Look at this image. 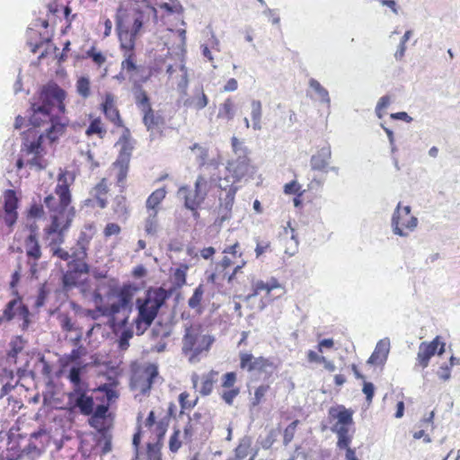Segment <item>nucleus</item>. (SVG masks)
I'll list each match as a JSON object with an SVG mask.
<instances>
[{
  "label": "nucleus",
  "mask_w": 460,
  "mask_h": 460,
  "mask_svg": "<svg viewBox=\"0 0 460 460\" xmlns=\"http://www.w3.org/2000/svg\"><path fill=\"white\" fill-rule=\"evenodd\" d=\"M337 436V443L336 446L339 449H346L348 447H350V444L352 442L353 438V433L349 434H336Z\"/></svg>",
  "instance_id": "37998d69"
},
{
  "label": "nucleus",
  "mask_w": 460,
  "mask_h": 460,
  "mask_svg": "<svg viewBox=\"0 0 460 460\" xmlns=\"http://www.w3.org/2000/svg\"><path fill=\"white\" fill-rule=\"evenodd\" d=\"M143 122L148 130L159 129L163 117H143Z\"/></svg>",
  "instance_id": "a18cd8bd"
},
{
  "label": "nucleus",
  "mask_w": 460,
  "mask_h": 460,
  "mask_svg": "<svg viewBox=\"0 0 460 460\" xmlns=\"http://www.w3.org/2000/svg\"><path fill=\"white\" fill-rule=\"evenodd\" d=\"M270 248V242H260L256 241L255 253L256 257L259 258Z\"/></svg>",
  "instance_id": "69168bd1"
},
{
  "label": "nucleus",
  "mask_w": 460,
  "mask_h": 460,
  "mask_svg": "<svg viewBox=\"0 0 460 460\" xmlns=\"http://www.w3.org/2000/svg\"><path fill=\"white\" fill-rule=\"evenodd\" d=\"M217 217L215 223L218 226H222L224 222L228 221L232 218V212L228 209L223 208L221 205H218L217 208Z\"/></svg>",
  "instance_id": "c03bdc74"
},
{
  "label": "nucleus",
  "mask_w": 460,
  "mask_h": 460,
  "mask_svg": "<svg viewBox=\"0 0 460 460\" xmlns=\"http://www.w3.org/2000/svg\"><path fill=\"white\" fill-rule=\"evenodd\" d=\"M167 297V292L159 288H151L143 296L137 298V317L135 323L138 334H142L152 324Z\"/></svg>",
  "instance_id": "7ed1b4c3"
},
{
  "label": "nucleus",
  "mask_w": 460,
  "mask_h": 460,
  "mask_svg": "<svg viewBox=\"0 0 460 460\" xmlns=\"http://www.w3.org/2000/svg\"><path fill=\"white\" fill-rule=\"evenodd\" d=\"M210 181L217 183V187L222 190V193H226L231 189L238 190V187L235 186V183L238 182V181L235 180L231 173L225 177L215 176L213 174L210 177Z\"/></svg>",
  "instance_id": "b1692460"
},
{
  "label": "nucleus",
  "mask_w": 460,
  "mask_h": 460,
  "mask_svg": "<svg viewBox=\"0 0 460 460\" xmlns=\"http://www.w3.org/2000/svg\"><path fill=\"white\" fill-rule=\"evenodd\" d=\"M240 367L248 371H259L265 374H270L274 370V365L268 358L259 357L254 358L251 353H240Z\"/></svg>",
  "instance_id": "9b49d317"
},
{
  "label": "nucleus",
  "mask_w": 460,
  "mask_h": 460,
  "mask_svg": "<svg viewBox=\"0 0 460 460\" xmlns=\"http://www.w3.org/2000/svg\"><path fill=\"white\" fill-rule=\"evenodd\" d=\"M243 121L247 128H252L253 130L261 128V117H244Z\"/></svg>",
  "instance_id": "3c124183"
},
{
  "label": "nucleus",
  "mask_w": 460,
  "mask_h": 460,
  "mask_svg": "<svg viewBox=\"0 0 460 460\" xmlns=\"http://www.w3.org/2000/svg\"><path fill=\"white\" fill-rule=\"evenodd\" d=\"M143 26V15L138 11L118 15L117 30L120 52L136 50L137 38Z\"/></svg>",
  "instance_id": "39448f33"
},
{
  "label": "nucleus",
  "mask_w": 460,
  "mask_h": 460,
  "mask_svg": "<svg viewBox=\"0 0 460 460\" xmlns=\"http://www.w3.org/2000/svg\"><path fill=\"white\" fill-rule=\"evenodd\" d=\"M72 257L76 261H83L86 257V246L84 243L78 242L77 248L74 251Z\"/></svg>",
  "instance_id": "5fc2aeb1"
},
{
  "label": "nucleus",
  "mask_w": 460,
  "mask_h": 460,
  "mask_svg": "<svg viewBox=\"0 0 460 460\" xmlns=\"http://www.w3.org/2000/svg\"><path fill=\"white\" fill-rule=\"evenodd\" d=\"M75 90L79 96L87 99L91 96V81L88 76H79L75 83Z\"/></svg>",
  "instance_id": "c85d7f7f"
},
{
  "label": "nucleus",
  "mask_w": 460,
  "mask_h": 460,
  "mask_svg": "<svg viewBox=\"0 0 460 460\" xmlns=\"http://www.w3.org/2000/svg\"><path fill=\"white\" fill-rule=\"evenodd\" d=\"M235 194V189H231L229 191L226 193H220L218 197L219 205L232 212Z\"/></svg>",
  "instance_id": "f704fd0d"
},
{
  "label": "nucleus",
  "mask_w": 460,
  "mask_h": 460,
  "mask_svg": "<svg viewBox=\"0 0 460 460\" xmlns=\"http://www.w3.org/2000/svg\"><path fill=\"white\" fill-rule=\"evenodd\" d=\"M73 172H65L58 175L56 195H49L44 199V205L49 208L52 223L47 229L48 234H58V241L63 242V232L66 231L74 217L75 209L70 206L71 195L69 185L73 183Z\"/></svg>",
  "instance_id": "f257e3e1"
},
{
  "label": "nucleus",
  "mask_w": 460,
  "mask_h": 460,
  "mask_svg": "<svg viewBox=\"0 0 460 460\" xmlns=\"http://www.w3.org/2000/svg\"><path fill=\"white\" fill-rule=\"evenodd\" d=\"M16 315L21 317L23 320L22 328H26L29 324V310L28 308L19 301V304L16 307Z\"/></svg>",
  "instance_id": "8fccbe9b"
},
{
  "label": "nucleus",
  "mask_w": 460,
  "mask_h": 460,
  "mask_svg": "<svg viewBox=\"0 0 460 460\" xmlns=\"http://www.w3.org/2000/svg\"><path fill=\"white\" fill-rule=\"evenodd\" d=\"M121 55L120 75H124L129 79H136L143 70V66L137 62L136 50L123 51Z\"/></svg>",
  "instance_id": "ddd939ff"
},
{
  "label": "nucleus",
  "mask_w": 460,
  "mask_h": 460,
  "mask_svg": "<svg viewBox=\"0 0 460 460\" xmlns=\"http://www.w3.org/2000/svg\"><path fill=\"white\" fill-rule=\"evenodd\" d=\"M67 93L57 83L50 81L42 85L31 102L33 113L62 115L66 112Z\"/></svg>",
  "instance_id": "f03ea898"
},
{
  "label": "nucleus",
  "mask_w": 460,
  "mask_h": 460,
  "mask_svg": "<svg viewBox=\"0 0 460 460\" xmlns=\"http://www.w3.org/2000/svg\"><path fill=\"white\" fill-rule=\"evenodd\" d=\"M204 290L202 288V286H199L197 288H195L191 297L188 301L189 306L192 309L199 310Z\"/></svg>",
  "instance_id": "ea45409f"
},
{
  "label": "nucleus",
  "mask_w": 460,
  "mask_h": 460,
  "mask_svg": "<svg viewBox=\"0 0 460 460\" xmlns=\"http://www.w3.org/2000/svg\"><path fill=\"white\" fill-rule=\"evenodd\" d=\"M158 376V367L155 364H148L145 368L136 373L132 378V388L141 394H146Z\"/></svg>",
  "instance_id": "1a4fd4ad"
},
{
  "label": "nucleus",
  "mask_w": 460,
  "mask_h": 460,
  "mask_svg": "<svg viewBox=\"0 0 460 460\" xmlns=\"http://www.w3.org/2000/svg\"><path fill=\"white\" fill-rule=\"evenodd\" d=\"M147 455L149 460H161L160 453L153 444L147 445Z\"/></svg>",
  "instance_id": "0e129e2a"
},
{
  "label": "nucleus",
  "mask_w": 460,
  "mask_h": 460,
  "mask_svg": "<svg viewBox=\"0 0 460 460\" xmlns=\"http://www.w3.org/2000/svg\"><path fill=\"white\" fill-rule=\"evenodd\" d=\"M299 190H300V186L296 181L288 182V183L285 184V186H284V192L286 194H295V193L298 192Z\"/></svg>",
  "instance_id": "774afa93"
},
{
  "label": "nucleus",
  "mask_w": 460,
  "mask_h": 460,
  "mask_svg": "<svg viewBox=\"0 0 460 460\" xmlns=\"http://www.w3.org/2000/svg\"><path fill=\"white\" fill-rule=\"evenodd\" d=\"M93 134L98 135L101 138H102L106 134V129L102 127L101 120L99 119L93 120L86 129L87 136H92Z\"/></svg>",
  "instance_id": "a19ab883"
},
{
  "label": "nucleus",
  "mask_w": 460,
  "mask_h": 460,
  "mask_svg": "<svg viewBox=\"0 0 460 460\" xmlns=\"http://www.w3.org/2000/svg\"><path fill=\"white\" fill-rule=\"evenodd\" d=\"M438 346H440V348L438 354L442 355L445 351V343L439 341V337H436L431 342H421L417 353L416 366L426 368L429 366L430 358L436 354Z\"/></svg>",
  "instance_id": "f8f14e48"
},
{
  "label": "nucleus",
  "mask_w": 460,
  "mask_h": 460,
  "mask_svg": "<svg viewBox=\"0 0 460 460\" xmlns=\"http://www.w3.org/2000/svg\"><path fill=\"white\" fill-rule=\"evenodd\" d=\"M217 372L210 371L208 374L202 376L201 386L199 390L201 395H208L212 390L214 383L217 381Z\"/></svg>",
  "instance_id": "7c9ffc66"
},
{
  "label": "nucleus",
  "mask_w": 460,
  "mask_h": 460,
  "mask_svg": "<svg viewBox=\"0 0 460 460\" xmlns=\"http://www.w3.org/2000/svg\"><path fill=\"white\" fill-rule=\"evenodd\" d=\"M226 170L231 173L235 180L241 181L250 170L249 159L247 156H239L236 160L229 161Z\"/></svg>",
  "instance_id": "dca6fc26"
},
{
  "label": "nucleus",
  "mask_w": 460,
  "mask_h": 460,
  "mask_svg": "<svg viewBox=\"0 0 460 460\" xmlns=\"http://www.w3.org/2000/svg\"><path fill=\"white\" fill-rule=\"evenodd\" d=\"M26 341L21 337L16 336L10 341V350L7 354V361H15L17 359V356L20 353L25 352Z\"/></svg>",
  "instance_id": "393cba45"
},
{
  "label": "nucleus",
  "mask_w": 460,
  "mask_h": 460,
  "mask_svg": "<svg viewBox=\"0 0 460 460\" xmlns=\"http://www.w3.org/2000/svg\"><path fill=\"white\" fill-rule=\"evenodd\" d=\"M29 121L34 128L38 127L39 117H16L14 127L15 128H22L25 122Z\"/></svg>",
  "instance_id": "49530a36"
},
{
  "label": "nucleus",
  "mask_w": 460,
  "mask_h": 460,
  "mask_svg": "<svg viewBox=\"0 0 460 460\" xmlns=\"http://www.w3.org/2000/svg\"><path fill=\"white\" fill-rule=\"evenodd\" d=\"M362 391L366 394V399H367V402L370 403L372 402V399H373V396L375 394L374 385L370 382H364Z\"/></svg>",
  "instance_id": "052dcab7"
},
{
  "label": "nucleus",
  "mask_w": 460,
  "mask_h": 460,
  "mask_svg": "<svg viewBox=\"0 0 460 460\" xmlns=\"http://www.w3.org/2000/svg\"><path fill=\"white\" fill-rule=\"evenodd\" d=\"M4 211L15 212L17 207V199L13 190H6L4 192Z\"/></svg>",
  "instance_id": "4c0bfd02"
},
{
  "label": "nucleus",
  "mask_w": 460,
  "mask_h": 460,
  "mask_svg": "<svg viewBox=\"0 0 460 460\" xmlns=\"http://www.w3.org/2000/svg\"><path fill=\"white\" fill-rule=\"evenodd\" d=\"M269 389L268 385H260L255 393H254V398L252 400V405L256 406L261 403V400L265 396L267 391Z\"/></svg>",
  "instance_id": "864d4df0"
},
{
  "label": "nucleus",
  "mask_w": 460,
  "mask_h": 460,
  "mask_svg": "<svg viewBox=\"0 0 460 460\" xmlns=\"http://www.w3.org/2000/svg\"><path fill=\"white\" fill-rule=\"evenodd\" d=\"M120 233V226L115 223H109L104 228L103 234L105 237H110L111 235H116Z\"/></svg>",
  "instance_id": "bf43d9fd"
},
{
  "label": "nucleus",
  "mask_w": 460,
  "mask_h": 460,
  "mask_svg": "<svg viewBox=\"0 0 460 460\" xmlns=\"http://www.w3.org/2000/svg\"><path fill=\"white\" fill-rule=\"evenodd\" d=\"M235 380H236V375L234 372L226 373L224 376L223 386L230 388L234 385Z\"/></svg>",
  "instance_id": "e2e57ef3"
},
{
  "label": "nucleus",
  "mask_w": 460,
  "mask_h": 460,
  "mask_svg": "<svg viewBox=\"0 0 460 460\" xmlns=\"http://www.w3.org/2000/svg\"><path fill=\"white\" fill-rule=\"evenodd\" d=\"M147 217L145 223V231L147 234H155L157 231L158 222H157V211L151 210L146 211Z\"/></svg>",
  "instance_id": "473e14b6"
},
{
  "label": "nucleus",
  "mask_w": 460,
  "mask_h": 460,
  "mask_svg": "<svg viewBox=\"0 0 460 460\" xmlns=\"http://www.w3.org/2000/svg\"><path fill=\"white\" fill-rule=\"evenodd\" d=\"M332 157V151L330 146H325L320 148L315 155H313L310 159V165L312 170L324 171L329 164Z\"/></svg>",
  "instance_id": "a211bd4d"
},
{
  "label": "nucleus",
  "mask_w": 460,
  "mask_h": 460,
  "mask_svg": "<svg viewBox=\"0 0 460 460\" xmlns=\"http://www.w3.org/2000/svg\"><path fill=\"white\" fill-rule=\"evenodd\" d=\"M437 375L441 380L447 381L451 377V369L447 366H442Z\"/></svg>",
  "instance_id": "338daca9"
},
{
  "label": "nucleus",
  "mask_w": 460,
  "mask_h": 460,
  "mask_svg": "<svg viewBox=\"0 0 460 460\" xmlns=\"http://www.w3.org/2000/svg\"><path fill=\"white\" fill-rule=\"evenodd\" d=\"M232 147L234 153L239 156H247L246 147L235 137L232 138Z\"/></svg>",
  "instance_id": "09e8293b"
},
{
  "label": "nucleus",
  "mask_w": 460,
  "mask_h": 460,
  "mask_svg": "<svg viewBox=\"0 0 460 460\" xmlns=\"http://www.w3.org/2000/svg\"><path fill=\"white\" fill-rule=\"evenodd\" d=\"M309 85L315 93L316 97L319 99V101L329 105L330 97L328 91L323 86H322L317 80L314 78L310 79Z\"/></svg>",
  "instance_id": "2f4dec72"
},
{
  "label": "nucleus",
  "mask_w": 460,
  "mask_h": 460,
  "mask_svg": "<svg viewBox=\"0 0 460 460\" xmlns=\"http://www.w3.org/2000/svg\"><path fill=\"white\" fill-rule=\"evenodd\" d=\"M190 150L194 153L196 160L200 166L209 165L214 168H217L220 164V162L217 159H211L208 161V149L199 146V144H194L192 146H190Z\"/></svg>",
  "instance_id": "412c9836"
},
{
  "label": "nucleus",
  "mask_w": 460,
  "mask_h": 460,
  "mask_svg": "<svg viewBox=\"0 0 460 460\" xmlns=\"http://www.w3.org/2000/svg\"><path fill=\"white\" fill-rule=\"evenodd\" d=\"M214 339L202 333L201 327L198 324L185 328L182 338V353L189 356V361L192 364L199 362V355L209 349Z\"/></svg>",
  "instance_id": "423d86ee"
},
{
  "label": "nucleus",
  "mask_w": 460,
  "mask_h": 460,
  "mask_svg": "<svg viewBox=\"0 0 460 460\" xmlns=\"http://www.w3.org/2000/svg\"><path fill=\"white\" fill-rule=\"evenodd\" d=\"M101 107L105 115H119L116 98L111 93L104 94Z\"/></svg>",
  "instance_id": "cd10ccee"
},
{
  "label": "nucleus",
  "mask_w": 460,
  "mask_h": 460,
  "mask_svg": "<svg viewBox=\"0 0 460 460\" xmlns=\"http://www.w3.org/2000/svg\"><path fill=\"white\" fill-rule=\"evenodd\" d=\"M135 103L143 115H153L150 98L146 91L139 89L135 94Z\"/></svg>",
  "instance_id": "5701e85b"
},
{
  "label": "nucleus",
  "mask_w": 460,
  "mask_h": 460,
  "mask_svg": "<svg viewBox=\"0 0 460 460\" xmlns=\"http://www.w3.org/2000/svg\"><path fill=\"white\" fill-rule=\"evenodd\" d=\"M43 135L40 134L36 142H31L30 145H26V152L31 155V158L28 160V164L31 167L36 170H42L47 166L46 161L43 159L44 149L41 146V139Z\"/></svg>",
  "instance_id": "4468645a"
},
{
  "label": "nucleus",
  "mask_w": 460,
  "mask_h": 460,
  "mask_svg": "<svg viewBox=\"0 0 460 460\" xmlns=\"http://www.w3.org/2000/svg\"><path fill=\"white\" fill-rule=\"evenodd\" d=\"M68 378L70 382L73 384V390H83L85 387V385L81 381V368L80 367H72L69 371Z\"/></svg>",
  "instance_id": "c9c22d12"
},
{
  "label": "nucleus",
  "mask_w": 460,
  "mask_h": 460,
  "mask_svg": "<svg viewBox=\"0 0 460 460\" xmlns=\"http://www.w3.org/2000/svg\"><path fill=\"white\" fill-rule=\"evenodd\" d=\"M393 233L396 235L406 237L409 232H412L418 226V218L411 216V207H402L398 203L392 217Z\"/></svg>",
  "instance_id": "6e6552de"
},
{
  "label": "nucleus",
  "mask_w": 460,
  "mask_h": 460,
  "mask_svg": "<svg viewBox=\"0 0 460 460\" xmlns=\"http://www.w3.org/2000/svg\"><path fill=\"white\" fill-rule=\"evenodd\" d=\"M166 191L164 188L157 189L152 194L147 198L146 202V211L159 210L158 207L160 203L164 200L165 198Z\"/></svg>",
  "instance_id": "a878e982"
},
{
  "label": "nucleus",
  "mask_w": 460,
  "mask_h": 460,
  "mask_svg": "<svg viewBox=\"0 0 460 460\" xmlns=\"http://www.w3.org/2000/svg\"><path fill=\"white\" fill-rule=\"evenodd\" d=\"M329 415L336 420V422L332 426H344L353 424V411L346 409L341 405L336 408H331L329 410Z\"/></svg>",
  "instance_id": "aec40b11"
},
{
  "label": "nucleus",
  "mask_w": 460,
  "mask_h": 460,
  "mask_svg": "<svg viewBox=\"0 0 460 460\" xmlns=\"http://www.w3.org/2000/svg\"><path fill=\"white\" fill-rule=\"evenodd\" d=\"M298 422V420H294L286 428L284 431V443L286 445L293 439Z\"/></svg>",
  "instance_id": "603ef678"
},
{
  "label": "nucleus",
  "mask_w": 460,
  "mask_h": 460,
  "mask_svg": "<svg viewBox=\"0 0 460 460\" xmlns=\"http://www.w3.org/2000/svg\"><path fill=\"white\" fill-rule=\"evenodd\" d=\"M108 186L105 179H102L93 190V196L96 199L98 206L102 208L107 205Z\"/></svg>",
  "instance_id": "bb28decb"
},
{
  "label": "nucleus",
  "mask_w": 460,
  "mask_h": 460,
  "mask_svg": "<svg viewBox=\"0 0 460 460\" xmlns=\"http://www.w3.org/2000/svg\"><path fill=\"white\" fill-rule=\"evenodd\" d=\"M391 97L389 95H385L381 97L376 106V112L377 115H381V113L390 105Z\"/></svg>",
  "instance_id": "6e6d98bb"
},
{
  "label": "nucleus",
  "mask_w": 460,
  "mask_h": 460,
  "mask_svg": "<svg viewBox=\"0 0 460 460\" xmlns=\"http://www.w3.org/2000/svg\"><path fill=\"white\" fill-rule=\"evenodd\" d=\"M253 292L244 296V301H249L251 298L256 296L261 291H266L267 294H270L271 290L274 289V286H269L267 283L262 280L256 281L253 286Z\"/></svg>",
  "instance_id": "e433bc0d"
},
{
  "label": "nucleus",
  "mask_w": 460,
  "mask_h": 460,
  "mask_svg": "<svg viewBox=\"0 0 460 460\" xmlns=\"http://www.w3.org/2000/svg\"><path fill=\"white\" fill-rule=\"evenodd\" d=\"M18 304H19L18 299H13L7 304V305L4 311V316L7 320H11L16 315V307H17Z\"/></svg>",
  "instance_id": "de8ad7c7"
},
{
  "label": "nucleus",
  "mask_w": 460,
  "mask_h": 460,
  "mask_svg": "<svg viewBox=\"0 0 460 460\" xmlns=\"http://www.w3.org/2000/svg\"><path fill=\"white\" fill-rule=\"evenodd\" d=\"M67 398L71 409H78L84 415L93 414L94 402L93 396L87 394L86 388L72 390L68 394Z\"/></svg>",
  "instance_id": "9d476101"
},
{
  "label": "nucleus",
  "mask_w": 460,
  "mask_h": 460,
  "mask_svg": "<svg viewBox=\"0 0 460 460\" xmlns=\"http://www.w3.org/2000/svg\"><path fill=\"white\" fill-rule=\"evenodd\" d=\"M208 192V181L203 175H199L195 181L194 188L187 185L179 188L177 197L184 200V206L190 210L197 209L205 200Z\"/></svg>",
  "instance_id": "0eeeda50"
},
{
  "label": "nucleus",
  "mask_w": 460,
  "mask_h": 460,
  "mask_svg": "<svg viewBox=\"0 0 460 460\" xmlns=\"http://www.w3.org/2000/svg\"><path fill=\"white\" fill-rule=\"evenodd\" d=\"M137 288L132 286H124L116 295V300L105 305L97 306L102 316L110 318L111 325L124 327L128 323L132 310V300Z\"/></svg>",
  "instance_id": "20e7f679"
},
{
  "label": "nucleus",
  "mask_w": 460,
  "mask_h": 460,
  "mask_svg": "<svg viewBox=\"0 0 460 460\" xmlns=\"http://www.w3.org/2000/svg\"><path fill=\"white\" fill-rule=\"evenodd\" d=\"M180 430H175L169 440V447L172 452H177L181 446L179 440Z\"/></svg>",
  "instance_id": "4d7b16f0"
},
{
  "label": "nucleus",
  "mask_w": 460,
  "mask_h": 460,
  "mask_svg": "<svg viewBox=\"0 0 460 460\" xmlns=\"http://www.w3.org/2000/svg\"><path fill=\"white\" fill-rule=\"evenodd\" d=\"M113 165H114L115 168L119 169L118 175H117L118 181L119 183L123 182L124 180L126 179V176H127V171H128V164H123L122 163H119V161H116L113 164Z\"/></svg>",
  "instance_id": "13d9d810"
},
{
  "label": "nucleus",
  "mask_w": 460,
  "mask_h": 460,
  "mask_svg": "<svg viewBox=\"0 0 460 460\" xmlns=\"http://www.w3.org/2000/svg\"><path fill=\"white\" fill-rule=\"evenodd\" d=\"M188 398H189V394H187V393H181L179 396L180 403H181V407L184 409L192 408L197 403V399L192 402V401H190Z\"/></svg>",
  "instance_id": "680f3d73"
},
{
  "label": "nucleus",
  "mask_w": 460,
  "mask_h": 460,
  "mask_svg": "<svg viewBox=\"0 0 460 460\" xmlns=\"http://www.w3.org/2000/svg\"><path fill=\"white\" fill-rule=\"evenodd\" d=\"M85 58H91L99 67L104 65L107 60L106 56L94 46L85 52Z\"/></svg>",
  "instance_id": "72a5a7b5"
},
{
  "label": "nucleus",
  "mask_w": 460,
  "mask_h": 460,
  "mask_svg": "<svg viewBox=\"0 0 460 460\" xmlns=\"http://www.w3.org/2000/svg\"><path fill=\"white\" fill-rule=\"evenodd\" d=\"M15 361H7L10 366L14 365L16 367L17 375L19 377L26 376L29 374L28 367L32 356L28 352H22L18 354Z\"/></svg>",
  "instance_id": "4be33fe9"
},
{
  "label": "nucleus",
  "mask_w": 460,
  "mask_h": 460,
  "mask_svg": "<svg viewBox=\"0 0 460 460\" xmlns=\"http://www.w3.org/2000/svg\"><path fill=\"white\" fill-rule=\"evenodd\" d=\"M208 100L205 94L202 86H197L191 96L187 97L183 101V106L189 109L200 110L208 105Z\"/></svg>",
  "instance_id": "6ab92c4d"
},
{
  "label": "nucleus",
  "mask_w": 460,
  "mask_h": 460,
  "mask_svg": "<svg viewBox=\"0 0 460 460\" xmlns=\"http://www.w3.org/2000/svg\"><path fill=\"white\" fill-rule=\"evenodd\" d=\"M390 351V340L385 338L380 340L375 348L374 352L367 360L368 364L384 365L387 359Z\"/></svg>",
  "instance_id": "f3484780"
},
{
  "label": "nucleus",
  "mask_w": 460,
  "mask_h": 460,
  "mask_svg": "<svg viewBox=\"0 0 460 460\" xmlns=\"http://www.w3.org/2000/svg\"><path fill=\"white\" fill-rule=\"evenodd\" d=\"M65 129V125L63 123L57 122L55 120L51 121V126L46 129L47 137L54 141L58 135H61Z\"/></svg>",
  "instance_id": "58836bf2"
},
{
  "label": "nucleus",
  "mask_w": 460,
  "mask_h": 460,
  "mask_svg": "<svg viewBox=\"0 0 460 460\" xmlns=\"http://www.w3.org/2000/svg\"><path fill=\"white\" fill-rule=\"evenodd\" d=\"M250 439L243 438L241 440L238 447L235 448V456L237 460H242L248 456V450L250 448Z\"/></svg>",
  "instance_id": "79ce46f5"
},
{
  "label": "nucleus",
  "mask_w": 460,
  "mask_h": 460,
  "mask_svg": "<svg viewBox=\"0 0 460 460\" xmlns=\"http://www.w3.org/2000/svg\"><path fill=\"white\" fill-rule=\"evenodd\" d=\"M25 247H26V252H27L28 256L32 257L35 260H38L40 258V255H41L40 247V244H39L34 234L31 233L27 237V239L25 241Z\"/></svg>",
  "instance_id": "c756f323"
},
{
  "label": "nucleus",
  "mask_w": 460,
  "mask_h": 460,
  "mask_svg": "<svg viewBox=\"0 0 460 460\" xmlns=\"http://www.w3.org/2000/svg\"><path fill=\"white\" fill-rule=\"evenodd\" d=\"M116 146L119 147V155L117 161L123 164H128L134 148V141L130 137V133L128 128L123 129Z\"/></svg>",
  "instance_id": "2eb2a0df"
}]
</instances>
